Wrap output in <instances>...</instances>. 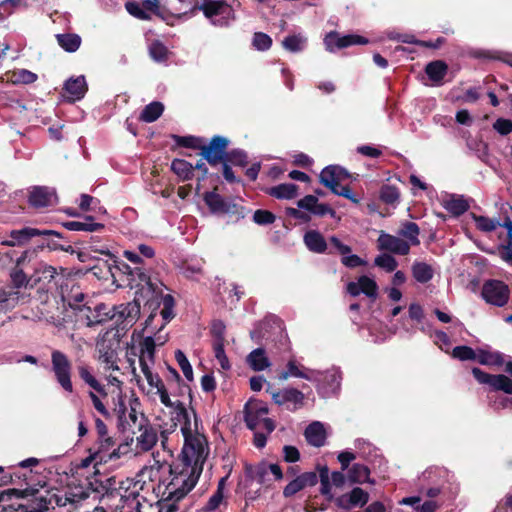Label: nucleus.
<instances>
[{"instance_id":"nucleus-1","label":"nucleus","mask_w":512,"mask_h":512,"mask_svg":"<svg viewBox=\"0 0 512 512\" xmlns=\"http://www.w3.org/2000/svg\"><path fill=\"white\" fill-rule=\"evenodd\" d=\"M207 456V444L205 438L191 436L184 439V447L179 457V463L169 466L172 476L167 484L168 498L183 499L197 484L203 470V464Z\"/></svg>"},{"instance_id":"nucleus-2","label":"nucleus","mask_w":512,"mask_h":512,"mask_svg":"<svg viewBox=\"0 0 512 512\" xmlns=\"http://www.w3.org/2000/svg\"><path fill=\"white\" fill-rule=\"evenodd\" d=\"M163 288H165V285L161 281H154L152 277L149 278L147 284L143 283V285L138 288L139 295L144 303V310L150 312L145 321L146 328L152 325L161 305L163 308L160 311V315L165 321L161 328L175 317V299L171 294H164Z\"/></svg>"},{"instance_id":"nucleus-3","label":"nucleus","mask_w":512,"mask_h":512,"mask_svg":"<svg viewBox=\"0 0 512 512\" xmlns=\"http://www.w3.org/2000/svg\"><path fill=\"white\" fill-rule=\"evenodd\" d=\"M38 489H7L0 493V512H47L46 497Z\"/></svg>"},{"instance_id":"nucleus-4","label":"nucleus","mask_w":512,"mask_h":512,"mask_svg":"<svg viewBox=\"0 0 512 512\" xmlns=\"http://www.w3.org/2000/svg\"><path fill=\"white\" fill-rule=\"evenodd\" d=\"M11 239L1 241V244L7 247L23 246L26 245L32 238H40V246L47 247L50 250H60L64 252H73L71 245H65L59 243L55 238L59 240H66L70 242L68 238L61 232L50 229H39L34 227H24L19 230H12L9 233Z\"/></svg>"},{"instance_id":"nucleus-5","label":"nucleus","mask_w":512,"mask_h":512,"mask_svg":"<svg viewBox=\"0 0 512 512\" xmlns=\"http://www.w3.org/2000/svg\"><path fill=\"white\" fill-rule=\"evenodd\" d=\"M125 335L124 327H112L107 329L100 335L96 343V348L99 353V360L106 364V369L119 370L117 365L118 350L122 337Z\"/></svg>"},{"instance_id":"nucleus-6","label":"nucleus","mask_w":512,"mask_h":512,"mask_svg":"<svg viewBox=\"0 0 512 512\" xmlns=\"http://www.w3.org/2000/svg\"><path fill=\"white\" fill-rule=\"evenodd\" d=\"M62 278L54 266L39 263L30 275V287H36L38 298L46 302L49 294L57 292Z\"/></svg>"},{"instance_id":"nucleus-7","label":"nucleus","mask_w":512,"mask_h":512,"mask_svg":"<svg viewBox=\"0 0 512 512\" xmlns=\"http://www.w3.org/2000/svg\"><path fill=\"white\" fill-rule=\"evenodd\" d=\"M106 266L113 279L116 280L117 277H120L119 280L126 282L131 289L139 288L143 283L147 284L151 277L143 267L132 268L113 254L106 261Z\"/></svg>"},{"instance_id":"nucleus-8","label":"nucleus","mask_w":512,"mask_h":512,"mask_svg":"<svg viewBox=\"0 0 512 512\" xmlns=\"http://www.w3.org/2000/svg\"><path fill=\"white\" fill-rule=\"evenodd\" d=\"M350 177L349 172L341 166H326L319 175L320 183L338 196H342L355 204L359 203L357 198L349 186H341L340 182Z\"/></svg>"},{"instance_id":"nucleus-9","label":"nucleus","mask_w":512,"mask_h":512,"mask_svg":"<svg viewBox=\"0 0 512 512\" xmlns=\"http://www.w3.org/2000/svg\"><path fill=\"white\" fill-rule=\"evenodd\" d=\"M194 9L201 11L216 26H228L236 19L235 11L227 0H201Z\"/></svg>"},{"instance_id":"nucleus-10","label":"nucleus","mask_w":512,"mask_h":512,"mask_svg":"<svg viewBox=\"0 0 512 512\" xmlns=\"http://www.w3.org/2000/svg\"><path fill=\"white\" fill-rule=\"evenodd\" d=\"M269 413L267 405L260 400L249 401L244 406V421L248 429H263L268 434L275 430V422L266 417Z\"/></svg>"},{"instance_id":"nucleus-11","label":"nucleus","mask_w":512,"mask_h":512,"mask_svg":"<svg viewBox=\"0 0 512 512\" xmlns=\"http://www.w3.org/2000/svg\"><path fill=\"white\" fill-rule=\"evenodd\" d=\"M141 297L138 288L135 289L134 299L126 304L113 306L111 311L107 313L110 320L115 321L114 327H124L125 333L132 327L140 317L141 313Z\"/></svg>"},{"instance_id":"nucleus-12","label":"nucleus","mask_w":512,"mask_h":512,"mask_svg":"<svg viewBox=\"0 0 512 512\" xmlns=\"http://www.w3.org/2000/svg\"><path fill=\"white\" fill-rule=\"evenodd\" d=\"M51 370L62 389L72 393V363L65 353L60 350H53L51 352Z\"/></svg>"},{"instance_id":"nucleus-13","label":"nucleus","mask_w":512,"mask_h":512,"mask_svg":"<svg viewBox=\"0 0 512 512\" xmlns=\"http://www.w3.org/2000/svg\"><path fill=\"white\" fill-rule=\"evenodd\" d=\"M228 146L229 140L221 135L213 136L209 143L203 138L199 155L211 166H217L220 162L225 161Z\"/></svg>"},{"instance_id":"nucleus-14","label":"nucleus","mask_w":512,"mask_h":512,"mask_svg":"<svg viewBox=\"0 0 512 512\" xmlns=\"http://www.w3.org/2000/svg\"><path fill=\"white\" fill-rule=\"evenodd\" d=\"M481 295L488 304L503 307L509 301L510 288L501 280L490 279L483 284Z\"/></svg>"},{"instance_id":"nucleus-15","label":"nucleus","mask_w":512,"mask_h":512,"mask_svg":"<svg viewBox=\"0 0 512 512\" xmlns=\"http://www.w3.org/2000/svg\"><path fill=\"white\" fill-rule=\"evenodd\" d=\"M272 400L279 406H285L290 412H296L305 404V395L302 391L288 387L279 391H270Z\"/></svg>"},{"instance_id":"nucleus-16","label":"nucleus","mask_w":512,"mask_h":512,"mask_svg":"<svg viewBox=\"0 0 512 512\" xmlns=\"http://www.w3.org/2000/svg\"><path fill=\"white\" fill-rule=\"evenodd\" d=\"M369 493L361 487H354L351 491L344 493L334 499L335 505L348 512L355 508H363L369 501Z\"/></svg>"},{"instance_id":"nucleus-17","label":"nucleus","mask_w":512,"mask_h":512,"mask_svg":"<svg viewBox=\"0 0 512 512\" xmlns=\"http://www.w3.org/2000/svg\"><path fill=\"white\" fill-rule=\"evenodd\" d=\"M472 374L479 383L487 384L495 391H503L512 395V379L509 376L504 374L492 375L477 367L472 369Z\"/></svg>"},{"instance_id":"nucleus-18","label":"nucleus","mask_w":512,"mask_h":512,"mask_svg":"<svg viewBox=\"0 0 512 512\" xmlns=\"http://www.w3.org/2000/svg\"><path fill=\"white\" fill-rule=\"evenodd\" d=\"M133 440V437H131L130 442L126 441L125 444H121L118 446V448L113 449L112 452H109L110 449L115 445L113 438L108 435L104 437H98V448L94 452L99 453L100 463H107L110 460L120 458L121 454L127 453L129 445L133 442Z\"/></svg>"},{"instance_id":"nucleus-19","label":"nucleus","mask_w":512,"mask_h":512,"mask_svg":"<svg viewBox=\"0 0 512 512\" xmlns=\"http://www.w3.org/2000/svg\"><path fill=\"white\" fill-rule=\"evenodd\" d=\"M369 40L363 36L356 34H348L341 36L336 31L329 32L324 38L326 49L330 52L335 49H344L353 45H366Z\"/></svg>"},{"instance_id":"nucleus-20","label":"nucleus","mask_w":512,"mask_h":512,"mask_svg":"<svg viewBox=\"0 0 512 512\" xmlns=\"http://www.w3.org/2000/svg\"><path fill=\"white\" fill-rule=\"evenodd\" d=\"M378 249L381 251H388L397 255H408L410 252V244L397 236L381 232L377 240Z\"/></svg>"},{"instance_id":"nucleus-21","label":"nucleus","mask_w":512,"mask_h":512,"mask_svg":"<svg viewBox=\"0 0 512 512\" xmlns=\"http://www.w3.org/2000/svg\"><path fill=\"white\" fill-rule=\"evenodd\" d=\"M138 432H140V434L136 437V440L140 449L142 451L151 450L158 441V435L156 429L149 423L143 413L138 423Z\"/></svg>"},{"instance_id":"nucleus-22","label":"nucleus","mask_w":512,"mask_h":512,"mask_svg":"<svg viewBox=\"0 0 512 512\" xmlns=\"http://www.w3.org/2000/svg\"><path fill=\"white\" fill-rule=\"evenodd\" d=\"M73 243L81 250L95 252L106 256H112L107 241L98 235H85L73 240Z\"/></svg>"},{"instance_id":"nucleus-23","label":"nucleus","mask_w":512,"mask_h":512,"mask_svg":"<svg viewBox=\"0 0 512 512\" xmlns=\"http://www.w3.org/2000/svg\"><path fill=\"white\" fill-rule=\"evenodd\" d=\"M318 482V475L316 472H304L290 481L283 489V495L286 498L294 496L299 491L306 487L315 486Z\"/></svg>"},{"instance_id":"nucleus-24","label":"nucleus","mask_w":512,"mask_h":512,"mask_svg":"<svg viewBox=\"0 0 512 512\" xmlns=\"http://www.w3.org/2000/svg\"><path fill=\"white\" fill-rule=\"evenodd\" d=\"M56 200L55 190L47 186H36L29 194L28 202L34 208H44L53 205Z\"/></svg>"},{"instance_id":"nucleus-25","label":"nucleus","mask_w":512,"mask_h":512,"mask_svg":"<svg viewBox=\"0 0 512 512\" xmlns=\"http://www.w3.org/2000/svg\"><path fill=\"white\" fill-rule=\"evenodd\" d=\"M39 463V460L37 458L31 457L28 459H25L21 461L17 467L14 468V470L11 472L13 478L17 480V483H14L15 485H22L26 484L27 488L35 489L31 486L32 479L34 477L33 471L26 470L29 467L36 466Z\"/></svg>"},{"instance_id":"nucleus-26","label":"nucleus","mask_w":512,"mask_h":512,"mask_svg":"<svg viewBox=\"0 0 512 512\" xmlns=\"http://www.w3.org/2000/svg\"><path fill=\"white\" fill-rule=\"evenodd\" d=\"M62 226L70 231H83L88 233L101 232L105 229V225L95 222V217L91 215L82 216L81 220L64 222Z\"/></svg>"},{"instance_id":"nucleus-27","label":"nucleus","mask_w":512,"mask_h":512,"mask_svg":"<svg viewBox=\"0 0 512 512\" xmlns=\"http://www.w3.org/2000/svg\"><path fill=\"white\" fill-rule=\"evenodd\" d=\"M175 416L172 418L171 431H175L178 422L182 423L181 432L184 439H188L191 436V419L185 404L181 401H177L176 407L174 408Z\"/></svg>"},{"instance_id":"nucleus-28","label":"nucleus","mask_w":512,"mask_h":512,"mask_svg":"<svg viewBox=\"0 0 512 512\" xmlns=\"http://www.w3.org/2000/svg\"><path fill=\"white\" fill-rule=\"evenodd\" d=\"M115 411L117 412L118 415V426L122 432H126L127 430L131 429L132 426H138L140 420L138 419L136 409L131 406L128 415H126L127 407L125 405L124 399L121 396L119 397V403Z\"/></svg>"},{"instance_id":"nucleus-29","label":"nucleus","mask_w":512,"mask_h":512,"mask_svg":"<svg viewBox=\"0 0 512 512\" xmlns=\"http://www.w3.org/2000/svg\"><path fill=\"white\" fill-rule=\"evenodd\" d=\"M66 94L69 95L71 102L82 99L88 90L87 83L84 76L69 78L63 87Z\"/></svg>"},{"instance_id":"nucleus-30","label":"nucleus","mask_w":512,"mask_h":512,"mask_svg":"<svg viewBox=\"0 0 512 512\" xmlns=\"http://www.w3.org/2000/svg\"><path fill=\"white\" fill-rule=\"evenodd\" d=\"M425 73L436 86L442 85L449 67L443 60H434L425 66Z\"/></svg>"},{"instance_id":"nucleus-31","label":"nucleus","mask_w":512,"mask_h":512,"mask_svg":"<svg viewBox=\"0 0 512 512\" xmlns=\"http://www.w3.org/2000/svg\"><path fill=\"white\" fill-rule=\"evenodd\" d=\"M306 441L314 447H322L326 441V431L321 422L315 421L307 426L304 432Z\"/></svg>"},{"instance_id":"nucleus-32","label":"nucleus","mask_w":512,"mask_h":512,"mask_svg":"<svg viewBox=\"0 0 512 512\" xmlns=\"http://www.w3.org/2000/svg\"><path fill=\"white\" fill-rule=\"evenodd\" d=\"M304 244L313 253L323 254L327 250V242L324 236L317 230H309L304 234Z\"/></svg>"},{"instance_id":"nucleus-33","label":"nucleus","mask_w":512,"mask_h":512,"mask_svg":"<svg viewBox=\"0 0 512 512\" xmlns=\"http://www.w3.org/2000/svg\"><path fill=\"white\" fill-rule=\"evenodd\" d=\"M502 226L507 230V239L505 244L498 246V255L502 261L512 266V220L508 215L504 217Z\"/></svg>"},{"instance_id":"nucleus-34","label":"nucleus","mask_w":512,"mask_h":512,"mask_svg":"<svg viewBox=\"0 0 512 512\" xmlns=\"http://www.w3.org/2000/svg\"><path fill=\"white\" fill-rule=\"evenodd\" d=\"M347 479L351 484H374V480L370 479V469L360 463H355L348 470Z\"/></svg>"},{"instance_id":"nucleus-35","label":"nucleus","mask_w":512,"mask_h":512,"mask_svg":"<svg viewBox=\"0 0 512 512\" xmlns=\"http://www.w3.org/2000/svg\"><path fill=\"white\" fill-rule=\"evenodd\" d=\"M203 200L212 213L225 214L229 212V205L224 198L215 191L204 193Z\"/></svg>"},{"instance_id":"nucleus-36","label":"nucleus","mask_w":512,"mask_h":512,"mask_svg":"<svg viewBox=\"0 0 512 512\" xmlns=\"http://www.w3.org/2000/svg\"><path fill=\"white\" fill-rule=\"evenodd\" d=\"M299 187L293 183H282L277 186L270 187L266 190V194L277 199H293L298 194Z\"/></svg>"},{"instance_id":"nucleus-37","label":"nucleus","mask_w":512,"mask_h":512,"mask_svg":"<svg viewBox=\"0 0 512 512\" xmlns=\"http://www.w3.org/2000/svg\"><path fill=\"white\" fill-rule=\"evenodd\" d=\"M247 363L254 371H263L271 365L263 348L251 351L247 356Z\"/></svg>"},{"instance_id":"nucleus-38","label":"nucleus","mask_w":512,"mask_h":512,"mask_svg":"<svg viewBox=\"0 0 512 512\" xmlns=\"http://www.w3.org/2000/svg\"><path fill=\"white\" fill-rule=\"evenodd\" d=\"M164 109L165 107L162 102L153 101L143 108L139 120L145 123L155 122L162 116Z\"/></svg>"},{"instance_id":"nucleus-39","label":"nucleus","mask_w":512,"mask_h":512,"mask_svg":"<svg viewBox=\"0 0 512 512\" xmlns=\"http://www.w3.org/2000/svg\"><path fill=\"white\" fill-rule=\"evenodd\" d=\"M77 372L79 377L92 389H94L96 392L103 396H107V393L105 391V388L103 385H101L98 380L92 375L90 367L82 363L77 366Z\"/></svg>"},{"instance_id":"nucleus-40","label":"nucleus","mask_w":512,"mask_h":512,"mask_svg":"<svg viewBox=\"0 0 512 512\" xmlns=\"http://www.w3.org/2000/svg\"><path fill=\"white\" fill-rule=\"evenodd\" d=\"M411 270L414 279L422 284L429 282L434 276V270L432 266L426 262L415 261Z\"/></svg>"},{"instance_id":"nucleus-41","label":"nucleus","mask_w":512,"mask_h":512,"mask_svg":"<svg viewBox=\"0 0 512 512\" xmlns=\"http://www.w3.org/2000/svg\"><path fill=\"white\" fill-rule=\"evenodd\" d=\"M56 39L58 45L69 53L77 51L82 42L81 37L74 33L57 34Z\"/></svg>"},{"instance_id":"nucleus-42","label":"nucleus","mask_w":512,"mask_h":512,"mask_svg":"<svg viewBox=\"0 0 512 512\" xmlns=\"http://www.w3.org/2000/svg\"><path fill=\"white\" fill-rule=\"evenodd\" d=\"M171 170L183 181L191 180L194 176V167L184 159H174L171 163Z\"/></svg>"},{"instance_id":"nucleus-43","label":"nucleus","mask_w":512,"mask_h":512,"mask_svg":"<svg viewBox=\"0 0 512 512\" xmlns=\"http://www.w3.org/2000/svg\"><path fill=\"white\" fill-rule=\"evenodd\" d=\"M398 234L401 237L407 239V242L410 244V246H418L420 244V240L418 238L420 234V228L415 222H404Z\"/></svg>"},{"instance_id":"nucleus-44","label":"nucleus","mask_w":512,"mask_h":512,"mask_svg":"<svg viewBox=\"0 0 512 512\" xmlns=\"http://www.w3.org/2000/svg\"><path fill=\"white\" fill-rule=\"evenodd\" d=\"M317 471L319 473L318 479L320 481V493L325 496L328 501H334L336 497L331 492V481L329 476V469L326 465H317Z\"/></svg>"},{"instance_id":"nucleus-45","label":"nucleus","mask_w":512,"mask_h":512,"mask_svg":"<svg viewBox=\"0 0 512 512\" xmlns=\"http://www.w3.org/2000/svg\"><path fill=\"white\" fill-rule=\"evenodd\" d=\"M400 195L399 188L391 184H383L379 190V199L387 205L398 204Z\"/></svg>"},{"instance_id":"nucleus-46","label":"nucleus","mask_w":512,"mask_h":512,"mask_svg":"<svg viewBox=\"0 0 512 512\" xmlns=\"http://www.w3.org/2000/svg\"><path fill=\"white\" fill-rule=\"evenodd\" d=\"M444 207L454 216H460L469 209V204L462 196H452L445 202Z\"/></svg>"},{"instance_id":"nucleus-47","label":"nucleus","mask_w":512,"mask_h":512,"mask_svg":"<svg viewBox=\"0 0 512 512\" xmlns=\"http://www.w3.org/2000/svg\"><path fill=\"white\" fill-rule=\"evenodd\" d=\"M477 360L482 365L502 366L506 364L504 360V355L498 351L490 352L480 350L477 355Z\"/></svg>"},{"instance_id":"nucleus-48","label":"nucleus","mask_w":512,"mask_h":512,"mask_svg":"<svg viewBox=\"0 0 512 512\" xmlns=\"http://www.w3.org/2000/svg\"><path fill=\"white\" fill-rule=\"evenodd\" d=\"M85 299V294L80 291L79 287H72L70 293L67 296L68 304L71 308L79 310L80 312H90L91 308L86 304H81Z\"/></svg>"},{"instance_id":"nucleus-49","label":"nucleus","mask_w":512,"mask_h":512,"mask_svg":"<svg viewBox=\"0 0 512 512\" xmlns=\"http://www.w3.org/2000/svg\"><path fill=\"white\" fill-rule=\"evenodd\" d=\"M87 485L85 490L82 492L81 498L86 499L90 496L91 493H97L100 495H104L108 493L110 490L109 486L104 485V481L98 480L95 477L87 478Z\"/></svg>"},{"instance_id":"nucleus-50","label":"nucleus","mask_w":512,"mask_h":512,"mask_svg":"<svg viewBox=\"0 0 512 512\" xmlns=\"http://www.w3.org/2000/svg\"><path fill=\"white\" fill-rule=\"evenodd\" d=\"M170 137L178 147H184L194 150H200L201 142H203V137H197L193 135L180 136L172 134Z\"/></svg>"},{"instance_id":"nucleus-51","label":"nucleus","mask_w":512,"mask_h":512,"mask_svg":"<svg viewBox=\"0 0 512 512\" xmlns=\"http://www.w3.org/2000/svg\"><path fill=\"white\" fill-rule=\"evenodd\" d=\"M289 377H297L306 380H311V377L304 372L294 360H289L286 366V370L280 372L278 378L279 380H287Z\"/></svg>"},{"instance_id":"nucleus-52","label":"nucleus","mask_w":512,"mask_h":512,"mask_svg":"<svg viewBox=\"0 0 512 512\" xmlns=\"http://www.w3.org/2000/svg\"><path fill=\"white\" fill-rule=\"evenodd\" d=\"M24 258H25V255L18 258L17 266L11 272L12 283L14 284V286L16 288L28 287V286L30 287V276L28 277L22 269L18 268V266L24 260Z\"/></svg>"},{"instance_id":"nucleus-53","label":"nucleus","mask_w":512,"mask_h":512,"mask_svg":"<svg viewBox=\"0 0 512 512\" xmlns=\"http://www.w3.org/2000/svg\"><path fill=\"white\" fill-rule=\"evenodd\" d=\"M225 162L233 166L246 167L248 164V155L244 150L233 149L227 151Z\"/></svg>"},{"instance_id":"nucleus-54","label":"nucleus","mask_w":512,"mask_h":512,"mask_svg":"<svg viewBox=\"0 0 512 512\" xmlns=\"http://www.w3.org/2000/svg\"><path fill=\"white\" fill-rule=\"evenodd\" d=\"M472 218L475 221L477 229L483 232H492L497 228V226L503 227V222L500 223L499 221L486 216L472 214Z\"/></svg>"},{"instance_id":"nucleus-55","label":"nucleus","mask_w":512,"mask_h":512,"mask_svg":"<svg viewBox=\"0 0 512 512\" xmlns=\"http://www.w3.org/2000/svg\"><path fill=\"white\" fill-rule=\"evenodd\" d=\"M168 53L167 47L160 40H153L149 45V55L157 62L166 61Z\"/></svg>"},{"instance_id":"nucleus-56","label":"nucleus","mask_w":512,"mask_h":512,"mask_svg":"<svg viewBox=\"0 0 512 512\" xmlns=\"http://www.w3.org/2000/svg\"><path fill=\"white\" fill-rule=\"evenodd\" d=\"M358 283L360 285L361 293L365 294L369 298L377 297L378 285L375 280L363 275L358 278Z\"/></svg>"},{"instance_id":"nucleus-57","label":"nucleus","mask_w":512,"mask_h":512,"mask_svg":"<svg viewBox=\"0 0 512 512\" xmlns=\"http://www.w3.org/2000/svg\"><path fill=\"white\" fill-rule=\"evenodd\" d=\"M374 264L389 273L395 271L398 266L397 260L392 255L386 253L378 255L374 260Z\"/></svg>"},{"instance_id":"nucleus-58","label":"nucleus","mask_w":512,"mask_h":512,"mask_svg":"<svg viewBox=\"0 0 512 512\" xmlns=\"http://www.w3.org/2000/svg\"><path fill=\"white\" fill-rule=\"evenodd\" d=\"M155 347H156V344H155L153 337H151V336L145 337L140 342L139 357H145L146 359H148L149 361H151L153 363L154 358H155Z\"/></svg>"},{"instance_id":"nucleus-59","label":"nucleus","mask_w":512,"mask_h":512,"mask_svg":"<svg viewBox=\"0 0 512 512\" xmlns=\"http://www.w3.org/2000/svg\"><path fill=\"white\" fill-rule=\"evenodd\" d=\"M272 43V38L264 32H255L253 35L252 45L258 51L269 50Z\"/></svg>"},{"instance_id":"nucleus-60","label":"nucleus","mask_w":512,"mask_h":512,"mask_svg":"<svg viewBox=\"0 0 512 512\" xmlns=\"http://www.w3.org/2000/svg\"><path fill=\"white\" fill-rule=\"evenodd\" d=\"M175 359H176L178 365L180 366L186 379L188 381H192L193 380V369H192V366H191L189 360L187 359L186 355L184 354V352L179 349L176 350L175 351Z\"/></svg>"},{"instance_id":"nucleus-61","label":"nucleus","mask_w":512,"mask_h":512,"mask_svg":"<svg viewBox=\"0 0 512 512\" xmlns=\"http://www.w3.org/2000/svg\"><path fill=\"white\" fill-rule=\"evenodd\" d=\"M212 347L215 358L218 360L220 366L224 370H228L230 368V364L224 349L225 341H213Z\"/></svg>"},{"instance_id":"nucleus-62","label":"nucleus","mask_w":512,"mask_h":512,"mask_svg":"<svg viewBox=\"0 0 512 512\" xmlns=\"http://www.w3.org/2000/svg\"><path fill=\"white\" fill-rule=\"evenodd\" d=\"M452 356L461 361L476 360V352L469 346L460 345L456 346L452 350Z\"/></svg>"},{"instance_id":"nucleus-63","label":"nucleus","mask_w":512,"mask_h":512,"mask_svg":"<svg viewBox=\"0 0 512 512\" xmlns=\"http://www.w3.org/2000/svg\"><path fill=\"white\" fill-rule=\"evenodd\" d=\"M37 75L29 70L21 69L12 75V82L15 84H31L37 80Z\"/></svg>"},{"instance_id":"nucleus-64","label":"nucleus","mask_w":512,"mask_h":512,"mask_svg":"<svg viewBox=\"0 0 512 512\" xmlns=\"http://www.w3.org/2000/svg\"><path fill=\"white\" fill-rule=\"evenodd\" d=\"M125 8L130 15L137 19L146 21L151 20L150 14L147 11H145L138 2L128 1L125 4Z\"/></svg>"}]
</instances>
